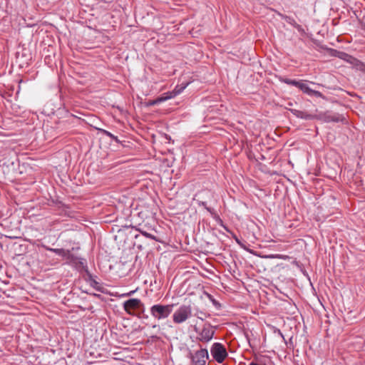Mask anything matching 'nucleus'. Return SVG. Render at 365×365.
Listing matches in <instances>:
<instances>
[{
    "instance_id": "6e6552de",
    "label": "nucleus",
    "mask_w": 365,
    "mask_h": 365,
    "mask_svg": "<svg viewBox=\"0 0 365 365\" xmlns=\"http://www.w3.org/2000/svg\"><path fill=\"white\" fill-rule=\"evenodd\" d=\"M290 111L294 115L302 119L313 120L316 118L315 115L308 113L305 111H302L297 109H290Z\"/></svg>"
},
{
    "instance_id": "dca6fc26",
    "label": "nucleus",
    "mask_w": 365,
    "mask_h": 365,
    "mask_svg": "<svg viewBox=\"0 0 365 365\" xmlns=\"http://www.w3.org/2000/svg\"><path fill=\"white\" fill-rule=\"evenodd\" d=\"M138 319L144 318L148 319V317L144 314V307L143 304H141L140 301L138 299Z\"/></svg>"
},
{
    "instance_id": "39448f33",
    "label": "nucleus",
    "mask_w": 365,
    "mask_h": 365,
    "mask_svg": "<svg viewBox=\"0 0 365 365\" xmlns=\"http://www.w3.org/2000/svg\"><path fill=\"white\" fill-rule=\"evenodd\" d=\"M185 87L186 85L183 86H176L173 91L165 93L156 99L150 101L148 103H145V105L146 106H153L171 99L175 97L177 95L180 94L185 88Z\"/></svg>"
},
{
    "instance_id": "b1692460",
    "label": "nucleus",
    "mask_w": 365,
    "mask_h": 365,
    "mask_svg": "<svg viewBox=\"0 0 365 365\" xmlns=\"http://www.w3.org/2000/svg\"><path fill=\"white\" fill-rule=\"evenodd\" d=\"M249 365H263V364H257L255 361H252Z\"/></svg>"
},
{
    "instance_id": "a211bd4d",
    "label": "nucleus",
    "mask_w": 365,
    "mask_h": 365,
    "mask_svg": "<svg viewBox=\"0 0 365 365\" xmlns=\"http://www.w3.org/2000/svg\"><path fill=\"white\" fill-rule=\"evenodd\" d=\"M282 82H284V83H286L287 85H291V86L298 87V86L300 83V81H296V80L289 79V78H284L282 80Z\"/></svg>"
},
{
    "instance_id": "cd10ccee",
    "label": "nucleus",
    "mask_w": 365,
    "mask_h": 365,
    "mask_svg": "<svg viewBox=\"0 0 365 365\" xmlns=\"http://www.w3.org/2000/svg\"><path fill=\"white\" fill-rule=\"evenodd\" d=\"M199 319L203 320V318L202 317H197Z\"/></svg>"
},
{
    "instance_id": "bb28decb",
    "label": "nucleus",
    "mask_w": 365,
    "mask_h": 365,
    "mask_svg": "<svg viewBox=\"0 0 365 365\" xmlns=\"http://www.w3.org/2000/svg\"><path fill=\"white\" fill-rule=\"evenodd\" d=\"M140 215H141V212H138V217H140Z\"/></svg>"
},
{
    "instance_id": "a878e982",
    "label": "nucleus",
    "mask_w": 365,
    "mask_h": 365,
    "mask_svg": "<svg viewBox=\"0 0 365 365\" xmlns=\"http://www.w3.org/2000/svg\"><path fill=\"white\" fill-rule=\"evenodd\" d=\"M98 284V282H97L96 281H95V280H94V281H93V285H96V284Z\"/></svg>"
},
{
    "instance_id": "20e7f679",
    "label": "nucleus",
    "mask_w": 365,
    "mask_h": 365,
    "mask_svg": "<svg viewBox=\"0 0 365 365\" xmlns=\"http://www.w3.org/2000/svg\"><path fill=\"white\" fill-rule=\"evenodd\" d=\"M200 349L192 353L190 351L188 357L191 359L192 365H206V361L209 358V354L207 349L202 348L199 345Z\"/></svg>"
},
{
    "instance_id": "c756f323",
    "label": "nucleus",
    "mask_w": 365,
    "mask_h": 365,
    "mask_svg": "<svg viewBox=\"0 0 365 365\" xmlns=\"http://www.w3.org/2000/svg\"><path fill=\"white\" fill-rule=\"evenodd\" d=\"M237 242L238 244L240 245V241L238 240H237Z\"/></svg>"
},
{
    "instance_id": "7c9ffc66",
    "label": "nucleus",
    "mask_w": 365,
    "mask_h": 365,
    "mask_svg": "<svg viewBox=\"0 0 365 365\" xmlns=\"http://www.w3.org/2000/svg\"><path fill=\"white\" fill-rule=\"evenodd\" d=\"M140 166H142V164L138 165V168H139Z\"/></svg>"
},
{
    "instance_id": "f8f14e48",
    "label": "nucleus",
    "mask_w": 365,
    "mask_h": 365,
    "mask_svg": "<svg viewBox=\"0 0 365 365\" xmlns=\"http://www.w3.org/2000/svg\"><path fill=\"white\" fill-rule=\"evenodd\" d=\"M343 117L339 115H330V114H325L324 115V120L326 122H339L343 120Z\"/></svg>"
},
{
    "instance_id": "ddd939ff",
    "label": "nucleus",
    "mask_w": 365,
    "mask_h": 365,
    "mask_svg": "<svg viewBox=\"0 0 365 365\" xmlns=\"http://www.w3.org/2000/svg\"><path fill=\"white\" fill-rule=\"evenodd\" d=\"M279 15L283 20H284L287 23L289 24L290 25L293 26L294 27H295V28L299 27V25L297 24L296 21L293 18L286 16V15H284V14H282L280 13H279Z\"/></svg>"
},
{
    "instance_id": "6ab92c4d",
    "label": "nucleus",
    "mask_w": 365,
    "mask_h": 365,
    "mask_svg": "<svg viewBox=\"0 0 365 365\" xmlns=\"http://www.w3.org/2000/svg\"><path fill=\"white\" fill-rule=\"evenodd\" d=\"M138 232H140L142 235L145 236L146 237L153 238V236L151 233L143 230L141 227V224L138 223Z\"/></svg>"
},
{
    "instance_id": "412c9836",
    "label": "nucleus",
    "mask_w": 365,
    "mask_h": 365,
    "mask_svg": "<svg viewBox=\"0 0 365 365\" xmlns=\"http://www.w3.org/2000/svg\"><path fill=\"white\" fill-rule=\"evenodd\" d=\"M307 86L308 85L304 83V81L302 80L300 81V83L297 88H299L302 92H304Z\"/></svg>"
},
{
    "instance_id": "2eb2a0df",
    "label": "nucleus",
    "mask_w": 365,
    "mask_h": 365,
    "mask_svg": "<svg viewBox=\"0 0 365 365\" xmlns=\"http://www.w3.org/2000/svg\"><path fill=\"white\" fill-rule=\"evenodd\" d=\"M304 93H307L309 96H314L316 97H322V93L319 91H314L309 88L308 86L306 87V89L304 91Z\"/></svg>"
},
{
    "instance_id": "c85d7f7f",
    "label": "nucleus",
    "mask_w": 365,
    "mask_h": 365,
    "mask_svg": "<svg viewBox=\"0 0 365 365\" xmlns=\"http://www.w3.org/2000/svg\"><path fill=\"white\" fill-rule=\"evenodd\" d=\"M137 261V256L135 257V262Z\"/></svg>"
},
{
    "instance_id": "0eeeda50",
    "label": "nucleus",
    "mask_w": 365,
    "mask_h": 365,
    "mask_svg": "<svg viewBox=\"0 0 365 365\" xmlns=\"http://www.w3.org/2000/svg\"><path fill=\"white\" fill-rule=\"evenodd\" d=\"M125 310L130 314L135 315L137 311V299H130L124 303Z\"/></svg>"
},
{
    "instance_id": "4be33fe9",
    "label": "nucleus",
    "mask_w": 365,
    "mask_h": 365,
    "mask_svg": "<svg viewBox=\"0 0 365 365\" xmlns=\"http://www.w3.org/2000/svg\"><path fill=\"white\" fill-rule=\"evenodd\" d=\"M254 361L257 364L267 365L264 358H255Z\"/></svg>"
},
{
    "instance_id": "aec40b11",
    "label": "nucleus",
    "mask_w": 365,
    "mask_h": 365,
    "mask_svg": "<svg viewBox=\"0 0 365 365\" xmlns=\"http://www.w3.org/2000/svg\"><path fill=\"white\" fill-rule=\"evenodd\" d=\"M103 133L104 135H106V136L110 138L111 139L114 140L116 142H118L119 140L118 139V137L117 136H115L114 135H113L111 133H110L109 131L108 130H102Z\"/></svg>"
},
{
    "instance_id": "f3484780",
    "label": "nucleus",
    "mask_w": 365,
    "mask_h": 365,
    "mask_svg": "<svg viewBox=\"0 0 365 365\" xmlns=\"http://www.w3.org/2000/svg\"><path fill=\"white\" fill-rule=\"evenodd\" d=\"M47 250H49L59 256H61V257H64L65 254L66 253V250H64V249H56V248H49V247H47L46 248Z\"/></svg>"
},
{
    "instance_id": "7ed1b4c3",
    "label": "nucleus",
    "mask_w": 365,
    "mask_h": 365,
    "mask_svg": "<svg viewBox=\"0 0 365 365\" xmlns=\"http://www.w3.org/2000/svg\"><path fill=\"white\" fill-rule=\"evenodd\" d=\"M192 317V307L190 305L182 304L175 311L173 314V321L175 324H180L186 322Z\"/></svg>"
},
{
    "instance_id": "1a4fd4ad",
    "label": "nucleus",
    "mask_w": 365,
    "mask_h": 365,
    "mask_svg": "<svg viewBox=\"0 0 365 365\" xmlns=\"http://www.w3.org/2000/svg\"><path fill=\"white\" fill-rule=\"evenodd\" d=\"M66 252L67 253L65 254L63 257L68 260L69 262L83 266L84 263L81 261L82 259L73 255L68 250H67Z\"/></svg>"
},
{
    "instance_id": "5701e85b",
    "label": "nucleus",
    "mask_w": 365,
    "mask_h": 365,
    "mask_svg": "<svg viewBox=\"0 0 365 365\" xmlns=\"http://www.w3.org/2000/svg\"><path fill=\"white\" fill-rule=\"evenodd\" d=\"M357 61L359 62V65L360 66H359L360 70L364 71L365 72V64L361 61Z\"/></svg>"
},
{
    "instance_id": "f257e3e1",
    "label": "nucleus",
    "mask_w": 365,
    "mask_h": 365,
    "mask_svg": "<svg viewBox=\"0 0 365 365\" xmlns=\"http://www.w3.org/2000/svg\"><path fill=\"white\" fill-rule=\"evenodd\" d=\"M195 332L197 334V341L202 343H208L210 341L215 335V327L210 323H205L202 328L194 326Z\"/></svg>"
},
{
    "instance_id": "423d86ee",
    "label": "nucleus",
    "mask_w": 365,
    "mask_h": 365,
    "mask_svg": "<svg viewBox=\"0 0 365 365\" xmlns=\"http://www.w3.org/2000/svg\"><path fill=\"white\" fill-rule=\"evenodd\" d=\"M210 352L214 359L219 364L222 363L228 355L225 347L218 342L212 345Z\"/></svg>"
},
{
    "instance_id": "4468645a",
    "label": "nucleus",
    "mask_w": 365,
    "mask_h": 365,
    "mask_svg": "<svg viewBox=\"0 0 365 365\" xmlns=\"http://www.w3.org/2000/svg\"><path fill=\"white\" fill-rule=\"evenodd\" d=\"M304 93H307L309 96H314L316 97H322V93L319 91H314L309 88L308 86L306 87V89L304 91Z\"/></svg>"
},
{
    "instance_id": "9b49d317",
    "label": "nucleus",
    "mask_w": 365,
    "mask_h": 365,
    "mask_svg": "<svg viewBox=\"0 0 365 365\" xmlns=\"http://www.w3.org/2000/svg\"><path fill=\"white\" fill-rule=\"evenodd\" d=\"M152 184L153 183L151 181H140L138 180V186L140 187V189L145 193H148L147 190H148L150 188H152Z\"/></svg>"
},
{
    "instance_id": "f03ea898",
    "label": "nucleus",
    "mask_w": 365,
    "mask_h": 365,
    "mask_svg": "<svg viewBox=\"0 0 365 365\" xmlns=\"http://www.w3.org/2000/svg\"><path fill=\"white\" fill-rule=\"evenodd\" d=\"M174 304H155L150 308L152 316L158 320H163L167 319L173 312Z\"/></svg>"
},
{
    "instance_id": "9d476101",
    "label": "nucleus",
    "mask_w": 365,
    "mask_h": 365,
    "mask_svg": "<svg viewBox=\"0 0 365 365\" xmlns=\"http://www.w3.org/2000/svg\"><path fill=\"white\" fill-rule=\"evenodd\" d=\"M333 52L334 53L333 55L335 56H337L340 58L341 59L349 61L350 60L352 61H357L356 58H354L351 56L347 54L344 52L337 51L336 50H333Z\"/></svg>"
},
{
    "instance_id": "393cba45",
    "label": "nucleus",
    "mask_w": 365,
    "mask_h": 365,
    "mask_svg": "<svg viewBox=\"0 0 365 365\" xmlns=\"http://www.w3.org/2000/svg\"><path fill=\"white\" fill-rule=\"evenodd\" d=\"M98 284V282H97L96 281H95V280H94V281H93V285H96V284Z\"/></svg>"
}]
</instances>
